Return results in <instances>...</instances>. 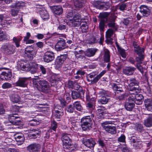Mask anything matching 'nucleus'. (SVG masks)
Returning a JSON list of instances; mask_svg holds the SVG:
<instances>
[{
	"mask_svg": "<svg viewBox=\"0 0 152 152\" xmlns=\"http://www.w3.org/2000/svg\"><path fill=\"white\" fill-rule=\"evenodd\" d=\"M127 81L129 84L128 87L130 101H132L138 105L141 104L143 97L142 94H138L141 90L139 86V82L134 78H131Z\"/></svg>",
	"mask_w": 152,
	"mask_h": 152,
	"instance_id": "f257e3e1",
	"label": "nucleus"
},
{
	"mask_svg": "<svg viewBox=\"0 0 152 152\" xmlns=\"http://www.w3.org/2000/svg\"><path fill=\"white\" fill-rule=\"evenodd\" d=\"M33 82L34 86L39 91L45 93H49L50 92L49 83L45 80L34 78Z\"/></svg>",
	"mask_w": 152,
	"mask_h": 152,
	"instance_id": "f03ea898",
	"label": "nucleus"
},
{
	"mask_svg": "<svg viewBox=\"0 0 152 152\" xmlns=\"http://www.w3.org/2000/svg\"><path fill=\"white\" fill-rule=\"evenodd\" d=\"M81 126L83 131H88L92 128L93 122L90 116H86L81 120Z\"/></svg>",
	"mask_w": 152,
	"mask_h": 152,
	"instance_id": "7ed1b4c3",
	"label": "nucleus"
},
{
	"mask_svg": "<svg viewBox=\"0 0 152 152\" xmlns=\"http://www.w3.org/2000/svg\"><path fill=\"white\" fill-rule=\"evenodd\" d=\"M70 135L65 134L63 135L61 137V140L63 142V146L64 149L66 150L68 149L70 151L74 150L72 148L73 145L72 144V141L70 137Z\"/></svg>",
	"mask_w": 152,
	"mask_h": 152,
	"instance_id": "20e7f679",
	"label": "nucleus"
},
{
	"mask_svg": "<svg viewBox=\"0 0 152 152\" xmlns=\"http://www.w3.org/2000/svg\"><path fill=\"white\" fill-rule=\"evenodd\" d=\"M106 71H103L99 75H97L95 77L96 75L93 73L92 74H90L88 77L87 80L88 82H90L92 84H94L98 82L101 77L105 74Z\"/></svg>",
	"mask_w": 152,
	"mask_h": 152,
	"instance_id": "39448f33",
	"label": "nucleus"
},
{
	"mask_svg": "<svg viewBox=\"0 0 152 152\" xmlns=\"http://www.w3.org/2000/svg\"><path fill=\"white\" fill-rule=\"evenodd\" d=\"M9 121L15 125H19L20 122V117L17 113H11L8 115Z\"/></svg>",
	"mask_w": 152,
	"mask_h": 152,
	"instance_id": "423d86ee",
	"label": "nucleus"
},
{
	"mask_svg": "<svg viewBox=\"0 0 152 152\" xmlns=\"http://www.w3.org/2000/svg\"><path fill=\"white\" fill-rule=\"evenodd\" d=\"M2 48L5 53L8 55L13 54L15 51V47L12 44L10 43L6 44L2 46Z\"/></svg>",
	"mask_w": 152,
	"mask_h": 152,
	"instance_id": "0eeeda50",
	"label": "nucleus"
},
{
	"mask_svg": "<svg viewBox=\"0 0 152 152\" xmlns=\"http://www.w3.org/2000/svg\"><path fill=\"white\" fill-rule=\"evenodd\" d=\"M81 17L80 15L78 13H74L72 19L71 20L70 25L72 26H79L80 23V21L81 20Z\"/></svg>",
	"mask_w": 152,
	"mask_h": 152,
	"instance_id": "6e6552de",
	"label": "nucleus"
},
{
	"mask_svg": "<svg viewBox=\"0 0 152 152\" xmlns=\"http://www.w3.org/2000/svg\"><path fill=\"white\" fill-rule=\"evenodd\" d=\"M55 58L53 53L50 51H47L45 53L43 59L44 62L49 63L54 60Z\"/></svg>",
	"mask_w": 152,
	"mask_h": 152,
	"instance_id": "1a4fd4ad",
	"label": "nucleus"
},
{
	"mask_svg": "<svg viewBox=\"0 0 152 152\" xmlns=\"http://www.w3.org/2000/svg\"><path fill=\"white\" fill-rule=\"evenodd\" d=\"M66 47L65 40L64 39H60L55 45V48L57 51H60L65 49Z\"/></svg>",
	"mask_w": 152,
	"mask_h": 152,
	"instance_id": "9d476101",
	"label": "nucleus"
},
{
	"mask_svg": "<svg viewBox=\"0 0 152 152\" xmlns=\"http://www.w3.org/2000/svg\"><path fill=\"white\" fill-rule=\"evenodd\" d=\"M94 5L96 8L99 9L106 10L110 8V4L109 2H100L99 1H96Z\"/></svg>",
	"mask_w": 152,
	"mask_h": 152,
	"instance_id": "9b49d317",
	"label": "nucleus"
},
{
	"mask_svg": "<svg viewBox=\"0 0 152 152\" xmlns=\"http://www.w3.org/2000/svg\"><path fill=\"white\" fill-rule=\"evenodd\" d=\"M140 12L142 15V16L147 17L150 14L151 10L150 8L145 5H142L140 7Z\"/></svg>",
	"mask_w": 152,
	"mask_h": 152,
	"instance_id": "f8f14e48",
	"label": "nucleus"
},
{
	"mask_svg": "<svg viewBox=\"0 0 152 152\" xmlns=\"http://www.w3.org/2000/svg\"><path fill=\"white\" fill-rule=\"evenodd\" d=\"M115 19L113 17L108 18L106 21L108 27L113 28L115 31H117L118 28L117 25L115 23Z\"/></svg>",
	"mask_w": 152,
	"mask_h": 152,
	"instance_id": "ddd939ff",
	"label": "nucleus"
},
{
	"mask_svg": "<svg viewBox=\"0 0 152 152\" xmlns=\"http://www.w3.org/2000/svg\"><path fill=\"white\" fill-rule=\"evenodd\" d=\"M28 83V78L26 77H19L18 81L16 82L17 86L25 87Z\"/></svg>",
	"mask_w": 152,
	"mask_h": 152,
	"instance_id": "4468645a",
	"label": "nucleus"
},
{
	"mask_svg": "<svg viewBox=\"0 0 152 152\" xmlns=\"http://www.w3.org/2000/svg\"><path fill=\"white\" fill-rule=\"evenodd\" d=\"M83 144L86 147L93 149L96 143L94 139L90 138L84 140H83Z\"/></svg>",
	"mask_w": 152,
	"mask_h": 152,
	"instance_id": "2eb2a0df",
	"label": "nucleus"
},
{
	"mask_svg": "<svg viewBox=\"0 0 152 152\" xmlns=\"http://www.w3.org/2000/svg\"><path fill=\"white\" fill-rule=\"evenodd\" d=\"M67 58V54L61 55L60 56H58L55 61V64L58 66L60 67V66L64 63Z\"/></svg>",
	"mask_w": 152,
	"mask_h": 152,
	"instance_id": "dca6fc26",
	"label": "nucleus"
},
{
	"mask_svg": "<svg viewBox=\"0 0 152 152\" xmlns=\"http://www.w3.org/2000/svg\"><path fill=\"white\" fill-rule=\"evenodd\" d=\"M84 91H72L71 96L73 99H77L81 98L83 96Z\"/></svg>",
	"mask_w": 152,
	"mask_h": 152,
	"instance_id": "f3484780",
	"label": "nucleus"
},
{
	"mask_svg": "<svg viewBox=\"0 0 152 152\" xmlns=\"http://www.w3.org/2000/svg\"><path fill=\"white\" fill-rule=\"evenodd\" d=\"M27 49L28 48H26L25 50V56L26 58L28 60H32L34 57L35 52L33 50H28Z\"/></svg>",
	"mask_w": 152,
	"mask_h": 152,
	"instance_id": "a211bd4d",
	"label": "nucleus"
},
{
	"mask_svg": "<svg viewBox=\"0 0 152 152\" xmlns=\"http://www.w3.org/2000/svg\"><path fill=\"white\" fill-rule=\"evenodd\" d=\"M15 138L18 145L23 144L25 141L24 135L22 134H17L14 135Z\"/></svg>",
	"mask_w": 152,
	"mask_h": 152,
	"instance_id": "6ab92c4d",
	"label": "nucleus"
},
{
	"mask_svg": "<svg viewBox=\"0 0 152 152\" xmlns=\"http://www.w3.org/2000/svg\"><path fill=\"white\" fill-rule=\"evenodd\" d=\"M53 12L57 15H60L63 12V9L60 6H53L50 7Z\"/></svg>",
	"mask_w": 152,
	"mask_h": 152,
	"instance_id": "aec40b11",
	"label": "nucleus"
},
{
	"mask_svg": "<svg viewBox=\"0 0 152 152\" xmlns=\"http://www.w3.org/2000/svg\"><path fill=\"white\" fill-rule=\"evenodd\" d=\"M136 68L132 66H126L125 67L123 70V73L127 75H132L134 73Z\"/></svg>",
	"mask_w": 152,
	"mask_h": 152,
	"instance_id": "412c9836",
	"label": "nucleus"
},
{
	"mask_svg": "<svg viewBox=\"0 0 152 152\" xmlns=\"http://www.w3.org/2000/svg\"><path fill=\"white\" fill-rule=\"evenodd\" d=\"M105 107L102 106L97 107L96 113L98 118H100L103 117V115L105 113Z\"/></svg>",
	"mask_w": 152,
	"mask_h": 152,
	"instance_id": "4be33fe9",
	"label": "nucleus"
},
{
	"mask_svg": "<svg viewBox=\"0 0 152 152\" xmlns=\"http://www.w3.org/2000/svg\"><path fill=\"white\" fill-rule=\"evenodd\" d=\"M146 115V118L144 121V124L147 127H150L152 126V114Z\"/></svg>",
	"mask_w": 152,
	"mask_h": 152,
	"instance_id": "5701e85b",
	"label": "nucleus"
},
{
	"mask_svg": "<svg viewBox=\"0 0 152 152\" xmlns=\"http://www.w3.org/2000/svg\"><path fill=\"white\" fill-rule=\"evenodd\" d=\"M85 2L86 0H74L75 10H79L82 8L83 4Z\"/></svg>",
	"mask_w": 152,
	"mask_h": 152,
	"instance_id": "b1692460",
	"label": "nucleus"
},
{
	"mask_svg": "<svg viewBox=\"0 0 152 152\" xmlns=\"http://www.w3.org/2000/svg\"><path fill=\"white\" fill-rule=\"evenodd\" d=\"M40 145L38 144L34 143L31 144L27 147V149L30 152L37 151L40 148Z\"/></svg>",
	"mask_w": 152,
	"mask_h": 152,
	"instance_id": "393cba45",
	"label": "nucleus"
},
{
	"mask_svg": "<svg viewBox=\"0 0 152 152\" xmlns=\"http://www.w3.org/2000/svg\"><path fill=\"white\" fill-rule=\"evenodd\" d=\"M145 108L148 111L152 112V99H146L144 101Z\"/></svg>",
	"mask_w": 152,
	"mask_h": 152,
	"instance_id": "a878e982",
	"label": "nucleus"
},
{
	"mask_svg": "<svg viewBox=\"0 0 152 152\" xmlns=\"http://www.w3.org/2000/svg\"><path fill=\"white\" fill-rule=\"evenodd\" d=\"M30 67V65L28 62L26 63H21L18 66V69H20V70L26 71H28Z\"/></svg>",
	"mask_w": 152,
	"mask_h": 152,
	"instance_id": "bb28decb",
	"label": "nucleus"
},
{
	"mask_svg": "<svg viewBox=\"0 0 152 152\" xmlns=\"http://www.w3.org/2000/svg\"><path fill=\"white\" fill-rule=\"evenodd\" d=\"M128 102L125 103V107L127 110L131 111L135 106V103L132 101H130L129 97L128 98Z\"/></svg>",
	"mask_w": 152,
	"mask_h": 152,
	"instance_id": "cd10ccee",
	"label": "nucleus"
},
{
	"mask_svg": "<svg viewBox=\"0 0 152 152\" xmlns=\"http://www.w3.org/2000/svg\"><path fill=\"white\" fill-rule=\"evenodd\" d=\"M99 38L98 37H93L90 42V44L99 43L100 45H103L104 41V37L103 36H101L99 39L100 40L99 41Z\"/></svg>",
	"mask_w": 152,
	"mask_h": 152,
	"instance_id": "c85d7f7f",
	"label": "nucleus"
},
{
	"mask_svg": "<svg viewBox=\"0 0 152 152\" xmlns=\"http://www.w3.org/2000/svg\"><path fill=\"white\" fill-rule=\"evenodd\" d=\"M104 52L103 59L104 61L106 63L109 62L110 59V52L109 50L107 49H105L104 50Z\"/></svg>",
	"mask_w": 152,
	"mask_h": 152,
	"instance_id": "c756f323",
	"label": "nucleus"
},
{
	"mask_svg": "<svg viewBox=\"0 0 152 152\" xmlns=\"http://www.w3.org/2000/svg\"><path fill=\"white\" fill-rule=\"evenodd\" d=\"M96 51L97 49L89 48L87 49L84 53L86 56L90 57L94 56L95 54Z\"/></svg>",
	"mask_w": 152,
	"mask_h": 152,
	"instance_id": "7c9ffc66",
	"label": "nucleus"
},
{
	"mask_svg": "<svg viewBox=\"0 0 152 152\" xmlns=\"http://www.w3.org/2000/svg\"><path fill=\"white\" fill-rule=\"evenodd\" d=\"M1 75L4 76V78L6 80H9L12 76V72L10 70L8 71L2 72L1 74Z\"/></svg>",
	"mask_w": 152,
	"mask_h": 152,
	"instance_id": "2f4dec72",
	"label": "nucleus"
},
{
	"mask_svg": "<svg viewBox=\"0 0 152 152\" xmlns=\"http://www.w3.org/2000/svg\"><path fill=\"white\" fill-rule=\"evenodd\" d=\"M24 6H25V4L24 2L21 1H17L15 3L11 5L10 6V7L12 8L18 7V8H20V7H22Z\"/></svg>",
	"mask_w": 152,
	"mask_h": 152,
	"instance_id": "473e14b6",
	"label": "nucleus"
},
{
	"mask_svg": "<svg viewBox=\"0 0 152 152\" xmlns=\"http://www.w3.org/2000/svg\"><path fill=\"white\" fill-rule=\"evenodd\" d=\"M20 97L18 94H11V99L12 102L17 103L20 102Z\"/></svg>",
	"mask_w": 152,
	"mask_h": 152,
	"instance_id": "72a5a7b5",
	"label": "nucleus"
},
{
	"mask_svg": "<svg viewBox=\"0 0 152 152\" xmlns=\"http://www.w3.org/2000/svg\"><path fill=\"white\" fill-rule=\"evenodd\" d=\"M55 112V116L57 118H60L64 114L63 110L61 109L56 110V108Z\"/></svg>",
	"mask_w": 152,
	"mask_h": 152,
	"instance_id": "f704fd0d",
	"label": "nucleus"
},
{
	"mask_svg": "<svg viewBox=\"0 0 152 152\" xmlns=\"http://www.w3.org/2000/svg\"><path fill=\"white\" fill-rule=\"evenodd\" d=\"M115 93L116 97L119 100H123L125 98V95L123 91L120 92H115Z\"/></svg>",
	"mask_w": 152,
	"mask_h": 152,
	"instance_id": "c9c22d12",
	"label": "nucleus"
},
{
	"mask_svg": "<svg viewBox=\"0 0 152 152\" xmlns=\"http://www.w3.org/2000/svg\"><path fill=\"white\" fill-rule=\"evenodd\" d=\"M134 52L138 55L144 54L145 49L139 46L135 48V49H134Z\"/></svg>",
	"mask_w": 152,
	"mask_h": 152,
	"instance_id": "e433bc0d",
	"label": "nucleus"
},
{
	"mask_svg": "<svg viewBox=\"0 0 152 152\" xmlns=\"http://www.w3.org/2000/svg\"><path fill=\"white\" fill-rule=\"evenodd\" d=\"M144 58V54H141V55H138V56L135 58V60L137 63L139 64H142Z\"/></svg>",
	"mask_w": 152,
	"mask_h": 152,
	"instance_id": "4c0bfd02",
	"label": "nucleus"
},
{
	"mask_svg": "<svg viewBox=\"0 0 152 152\" xmlns=\"http://www.w3.org/2000/svg\"><path fill=\"white\" fill-rule=\"evenodd\" d=\"M106 129V131L112 134H115L116 133V129L115 126H110Z\"/></svg>",
	"mask_w": 152,
	"mask_h": 152,
	"instance_id": "58836bf2",
	"label": "nucleus"
},
{
	"mask_svg": "<svg viewBox=\"0 0 152 152\" xmlns=\"http://www.w3.org/2000/svg\"><path fill=\"white\" fill-rule=\"evenodd\" d=\"M121 85L119 84H115L113 85V88L114 91H116L115 92H122L123 91L121 87Z\"/></svg>",
	"mask_w": 152,
	"mask_h": 152,
	"instance_id": "ea45409f",
	"label": "nucleus"
},
{
	"mask_svg": "<svg viewBox=\"0 0 152 152\" xmlns=\"http://www.w3.org/2000/svg\"><path fill=\"white\" fill-rule=\"evenodd\" d=\"M73 105L75 108L76 109L79 111H81L83 110V108L80 103L79 102L76 101L73 103Z\"/></svg>",
	"mask_w": 152,
	"mask_h": 152,
	"instance_id": "a19ab883",
	"label": "nucleus"
},
{
	"mask_svg": "<svg viewBox=\"0 0 152 152\" xmlns=\"http://www.w3.org/2000/svg\"><path fill=\"white\" fill-rule=\"evenodd\" d=\"M112 123L111 121H105L101 123V125L103 128L106 131V129L107 128H109L111 126H109L108 125L111 124Z\"/></svg>",
	"mask_w": 152,
	"mask_h": 152,
	"instance_id": "79ce46f5",
	"label": "nucleus"
},
{
	"mask_svg": "<svg viewBox=\"0 0 152 152\" xmlns=\"http://www.w3.org/2000/svg\"><path fill=\"white\" fill-rule=\"evenodd\" d=\"M65 110L69 113H73L75 111V108L73 105L70 104L67 106Z\"/></svg>",
	"mask_w": 152,
	"mask_h": 152,
	"instance_id": "37998d69",
	"label": "nucleus"
},
{
	"mask_svg": "<svg viewBox=\"0 0 152 152\" xmlns=\"http://www.w3.org/2000/svg\"><path fill=\"white\" fill-rule=\"evenodd\" d=\"M133 145L135 149H140L142 146V142L141 141H137Z\"/></svg>",
	"mask_w": 152,
	"mask_h": 152,
	"instance_id": "c03bdc74",
	"label": "nucleus"
},
{
	"mask_svg": "<svg viewBox=\"0 0 152 152\" xmlns=\"http://www.w3.org/2000/svg\"><path fill=\"white\" fill-rule=\"evenodd\" d=\"M109 14L107 12H105L100 13L99 16L101 18V19H103L105 21H107L108 18H107L108 17Z\"/></svg>",
	"mask_w": 152,
	"mask_h": 152,
	"instance_id": "a18cd8bd",
	"label": "nucleus"
},
{
	"mask_svg": "<svg viewBox=\"0 0 152 152\" xmlns=\"http://www.w3.org/2000/svg\"><path fill=\"white\" fill-rule=\"evenodd\" d=\"M105 23H106V21H105L103 19H101L99 26L100 30L102 31L104 30V28Z\"/></svg>",
	"mask_w": 152,
	"mask_h": 152,
	"instance_id": "49530a36",
	"label": "nucleus"
},
{
	"mask_svg": "<svg viewBox=\"0 0 152 152\" xmlns=\"http://www.w3.org/2000/svg\"><path fill=\"white\" fill-rule=\"evenodd\" d=\"M132 19L131 18L128 17L124 18L122 23L124 25L127 26L132 21Z\"/></svg>",
	"mask_w": 152,
	"mask_h": 152,
	"instance_id": "de8ad7c7",
	"label": "nucleus"
},
{
	"mask_svg": "<svg viewBox=\"0 0 152 152\" xmlns=\"http://www.w3.org/2000/svg\"><path fill=\"white\" fill-rule=\"evenodd\" d=\"M0 22H1V24L5 25L6 23H7L8 21L6 20L5 17L3 15L0 14Z\"/></svg>",
	"mask_w": 152,
	"mask_h": 152,
	"instance_id": "09e8293b",
	"label": "nucleus"
},
{
	"mask_svg": "<svg viewBox=\"0 0 152 152\" xmlns=\"http://www.w3.org/2000/svg\"><path fill=\"white\" fill-rule=\"evenodd\" d=\"M114 34V31L111 29H108L106 32V37H111Z\"/></svg>",
	"mask_w": 152,
	"mask_h": 152,
	"instance_id": "8fccbe9b",
	"label": "nucleus"
},
{
	"mask_svg": "<svg viewBox=\"0 0 152 152\" xmlns=\"http://www.w3.org/2000/svg\"><path fill=\"white\" fill-rule=\"evenodd\" d=\"M118 50L122 57L124 58L126 57L125 52L124 49L120 47L118 49Z\"/></svg>",
	"mask_w": 152,
	"mask_h": 152,
	"instance_id": "3c124183",
	"label": "nucleus"
},
{
	"mask_svg": "<svg viewBox=\"0 0 152 152\" xmlns=\"http://www.w3.org/2000/svg\"><path fill=\"white\" fill-rule=\"evenodd\" d=\"M73 88L75 90V91H84L83 90L82 87L77 83L74 84Z\"/></svg>",
	"mask_w": 152,
	"mask_h": 152,
	"instance_id": "603ef678",
	"label": "nucleus"
},
{
	"mask_svg": "<svg viewBox=\"0 0 152 152\" xmlns=\"http://www.w3.org/2000/svg\"><path fill=\"white\" fill-rule=\"evenodd\" d=\"M137 130L140 132H142L144 131L143 127L142 124H138L136 126Z\"/></svg>",
	"mask_w": 152,
	"mask_h": 152,
	"instance_id": "864d4df0",
	"label": "nucleus"
},
{
	"mask_svg": "<svg viewBox=\"0 0 152 152\" xmlns=\"http://www.w3.org/2000/svg\"><path fill=\"white\" fill-rule=\"evenodd\" d=\"M99 102L102 104H107L108 101V99L105 96L102 97L99 100Z\"/></svg>",
	"mask_w": 152,
	"mask_h": 152,
	"instance_id": "5fc2aeb1",
	"label": "nucleus"
},
{
	"mask_svg": "<svg viewBox=\"0 0 152 152\" xmlns=\"http://www.w3.org/2000/svg\"><path fill=\"white\" fill-rule=\"evenodd\" d=\"M141 64L139 63H137L136 64V67L138 69L142 74L143 73L144 71L145 70V69H144L142 66L141 65Z\"/></svg>",
	"mask_w": 152,
	"mask_h": 152,
	"instance_id": "6e6d98bb",
	"label": "nucleus"
},
{
	"mask_svg": "<svg viewBox=\"0 0 152 152\" xmlns=\"http://www.w3.org/2000/svg\"><path fill=\"white\" fill-rule=\"evenodd\" d=\"M29 68V70L28 71H30L31 73L32 74H34L37 73V67H34L33 66H32L31 67L30 66Z\"/></svg>",
	"mask_w": 152,
	"mask_h": 152,
	"instance_id": "4d7b16f0",
	"label": "nucleus"
},
{
	"mask_svg": "<svg viewBox=\"0 0 152 152\" xmlns=\"http://www.w3.org/2000/svg\"><path fill=\"white\" fill-rule=\"evenodd\" d=\"M2 88L3 89H7L11 88L12 87V84L9 83H4L2 86Z\"/></svg>",
	"mask_w": 152,
	"mask_h": 152,
	"instance_id": "13d9d810",
	"label": "nucleus"
},
{
	"mask_svg": "<svg viewBox=\"0 0 152 152\" xmlns=\"http://www.w3.org/2000/svg\"><path fill=\"white\" fill-rule=\"evenodd\" d=\"M29 132L33 134H35L36 135H40L41 133L39 129H33L30 130Z\"/></svg>",
	"mask_w": 152,
	"mask_h": 152,
	"instance_id": "bf43d9fd",
	"label": "nucleus"
},
{
	"mask_svg": "<svg viewBox=\"0 0 152 152\" xmlns=\"http://www.w3.org/2000/svg\"><path fill=\"white\" fill-rule=\"evenodd\" d=\"M99 94L102 97L105 96H107V91L103 90H101L99 93Z\"/></svg>",
	"mask_w": 152,
	"mask_h": 152,
	"instance_id": "052dcab7",
	"label": "nucleus"
},
{
	"mask_svg": "<svg viewBox=\"0 0 152 152\" xmlns=\"http://www.w3.org/2000/svg\"><path fill=\"white\" fill-rule=\"evenodd\" d=\"M81 31L83 33L86 32L87 31L88 29V26L87 25L80 26Z\"/></svg>",
	"mask_w": 152,
	"mask_h": 152,
	"instance_id": "680f3d73",
	"label": "nucleus"
},
{
	"mask_svg": "<svg viewBox=\"0 0 152 152\" xmlns=\"http://www.w3.org/2000/svg\"><path fill=\"white\" fill-rule=\"evenodd\" d=\"M12 40L15 42L16 47L18 48L20 46V40H18L17 38L14 37L13 38Z\"/></svg>",
	"mask_w": 152,
	"mask_h": 152,
	"instance_id": "e2e57ef3",
	"label": "nucleus"
},
{
	"mask_svg": "<svg viewBox=\"0 0 152 152\" xmlns=\"http://www.w3.org/2000/svg\"><path fill=\"white\" fill-rule=\"evenodd\" d=\"M39 135H36L35 134H33L29 132L28 136L30 139H35L39 137Z\"/></svg>",
	"mask_w": 152,
	"mask_h": 152,
	"instance_id": "0e129e2a",
	"label": "nucleus"
},
{
	"mask_svg": "<svg viewBox=\"0 0 152 152\" xmlns=\"http://www.w3.org/2000/svg\"><path fill=\"white\" fill-rule=\"evenodd\" d=\"M106 39L105 42L108 44H112L113 43V39L111 37H106Z\"/></svg>",
	"mask_w": 152,
	"mask_h": 152,
	"instance_id": "69168bd1",
	"label": "nucleus"
},
{
	"mask_svg": "<svg viewBox=\"0 0 152 152\" xmlns=\"http://www.w3.org/2000/svg\"><path fill=\"white\" fill-rule=\"evenodd\" d=\"M39 69L43 74L44 75L46 73V69L42 65H40Z\"/></svg>",
	"mask_w": 152,
	"mask_h": 152,
	"instance_id": "338daca9",
	"label": "nucleus"
},
{
	"mask_svg": "<svg viewBox=\"0 0 152 152\" xmlns=\"http://www.w3.org/2000/svg\"><path fill=\"white\" fill-rule=\"evenodd\" d=\"M19 108H17L16 106L13 107L12 109L10 110V112L11 113H16L19 110Z\"/></svg>",
	"mask_w": 152,
	"mask_h": 152,
	"instance_id": "774afa93",
	"label": "nucleus"
}]
</instances>
